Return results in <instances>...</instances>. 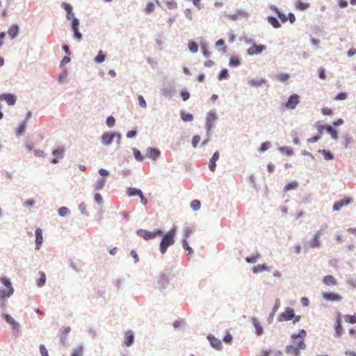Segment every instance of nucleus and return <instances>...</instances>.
<instances>
[{"label": "nucleus", "instance_id": "obj_1", "mask_svg": "<svg viewBox=\"0 0 356 356\" xmlns=\"http://www.w3.org/2000/svg\"><path fill=\"white\" fill-rule=\"evenodd\" d=\"M306 332L305 330H300L298 334H293L291 336L292 344L286 346V353L292 356H298L300 351L306 348L304 342Z\"/></svg>", "mask_w": 356, "mask_h": 356}, {"label": "nucleus", "instance_id": "obj_2", "mask_svg": "<svg viewBox=\"0 0 356 356\" xmlns=\"http://www.w3.org/2000/svg\"><path fill=\"white\" fill-rule=\"evenodd\" d=\"M176 236L175 228L172 229L163 237L160 243V251L162 254H165L169 246L172 245L175 243V237Z\"/></svg>", "mask_w": 356, "mask_h": 356}, {"label": "nucleus", "instance_id": "obj_3", "mask_svg": "<svg viewBox=\"0 0 356 356\" xmlns=\"http://www.w3.org/2000/svg\"><path fill=\"white\" fill-rule=\"evenodd\" d=\"M13 288L10 282L6 279L0 278V299H5L10 297L13 293Z\"/></svg>", "mask_w": 356, "mask_h": 356}, {"label": "nucleus", "instance_id": "obj_4", "mask_svg": "<svg viewBox=\"0 0 356 356\" xmlns=\"http://www.w3.org/2000/svg\"><path fill=\"white\" fill-rule=\"evenodd\" d=\"M293 319L295 324L300 320V316H296L294 310L292 308L287 307L279 316L280 321H288Z\"/></svg>", "mask_w": 356, "mask_h": 356}, {"label": "nucleus", "instance_id": "obj_5", "mask_svg": "<svg viewBox=\"0 0 356 356\" xmlns=\"http://www.w3.org/2000/svg\"><path fill=\"white\" fill-rule=\"evenodd\" d=\"M115 138H117V142L118 144H120L121 140V135L120 134L105 132L102 136V143L104 145H108L111 144Z\"/></svg>", "mask_w": 356, "mask_h": 356}, {"label": "nucleus", "instance_id": "obj_6", "mask_svg": "<svg viewBox=\"0 0 356 356\" xmlns=\"http://www.w3.org/2000/svg\"><path fill=\"white\" fill-rule=\"evenodd\" d=\"M139 236L143 237L145 240H149L152 238H156L157 236H160L162 234V232L161 230H154L153 232H149L146 230L140 229L138 232Z\"/></svg>", "mask_w": 356, "mask_h": 356}, {"label": "nucleus", "instance_id": "obj_7", "mask_svg": "<svg viewBox=\"0 0 356 356\" xmlns=\"http://www.w3.org/2000/svg\"><path fill=\"white\" fill-rule=\"evenodd\" d=\"M300 102V96L297 94L291 95L284 104V107L287 109H294Z\"/></svg>", "mask_w": 356, "mask_h": 356}, {"label": "nucleus", "instance_id": "obj_8", "mask_svg": "<svg viewBox=\"0 0 356 356\" xmlns=\"http://www.w3.org/2000/svg\"><path fill=\"white\" fill-rule=\"evenodd\" d=\"M353 202V199L349 197H346L343 199H341L337 202H336L333 205V211H339L342 207H346Z\"/></svg>", "mask_w": 356, "mask_h": 356}, {"label": "nucleus", "instance_id": "obj_9", "mask_svg": "<svg viewBox=\"0 0 356 356\" xmlns=\"http://www.w3.org/2000/svg\"><path fill=\"white\" fill-rule=\"evenodd\" d=\"M266 49V47L263 44H253L248 49V54L250 56L261 54L263 51Z\"/></svg>", "mask_w": 356, "mask_h": 356}, {"label": "nucleus", "instance_id": "obj_10", "mask_svg": "<svg viewBox=\"0 0 356 356\" xmlns=\"http://www.w3.org/2000/svg\"><path fill=\"white\" fill-rule=\"evenodd\" d=\"M323 298L328 301L339 302L342 300L341 296L336 293H323Z\"/></svg>", "mask_w": 356, "mask_h": 356}, {"label": "nucleus", "instance_id": "obj_11", "mask_svg": "<svg viewBox=\"0 0 356 356\" xmlns=\"http://www.w3.org/2000/svg\"><path fill=\"white\" fill-rule=\"evenodd\" d=\"M216 120V115L214 111H210L207 116V129L209 131L213 127L214 121Z\"/></svg>", "mask_w": 356, "mask_h": 356}, {"label": "nucleus", "instance_id": "obj_12", "mask_svg": "<svg viewBox=\"0 0 356 356\" xmlns=\"http://www.w3.org/2000/svg\"><path fill=\"white\" fill-rule=\"evenodd\" d=\"M79 22L78 19L73 18L72 21V30L74 33L75 38H77L78 40H80L82 38V35L79 31Z\"/></svg>", "mask_w": 356, "mask_h": 356}, {"label": "nucleus", "instance_id": "obj_13", "mask_svg": "<svg viewBox=\"0 0 356 356\" xmlns=\"http://www.w3.org/2000/svg\"><path fill=\"white\" fill-rule=\"evenodd\" d=\"M35 244L36 249L39 250L43 242L42 230L41 228H37L35 230Z\"/></svg>", "mask_w": 356, "mask_h": 356}, {"label": "nucleus", "instance_id": "obj_14", "mask_svg": "<svg viewBox=\"0 0 356 356\" xmlns=\"http://www.w3.org/2000/svg\"><path fill=\"white\" fill-rule=\"evenodd\" d=\"M161 154L160 151L156 148L149 147L147 149L146 156L153 160H156Z\"/></svg>", "mask_w": 356, "mask_h": 356}, {"label": "nucleus", "instance_id": "obj_15", "mask_svg": "<svg viewBox=\"0 0 356 356\" xmlns=\"http://www.w3.org/2000/svg\"><path fill=\"white\" fill-rule=\"evenodd\" d=\"M0 100H5L8 105L13 106L16 102V97L12 94H3L0 96Z\"/></svg>", "mask_w": 356, "mask_h": 356}, {"label": "nucleus", "instance_id": "obj_16", "mask_svg": "<svg viewBox=\"0 0 356 356\" xmlns=\"http://www.w3.org/2000/svg\"><path fill=\"white\" fill-rule=\"evenodd\" d=\"M64 149L63 148H58L53 152V155L54 158L52 159L51 163H57L60 159L63 157Z\"/></svg>", "mask_w": 356, "mask_h": 356}, {"label": "nucleus", "instance_id": "obj_17", "mask_svg": "<svg viewBox=\"0 0 356 356\" xmlns=\"http://www.w3.org/2000/svg\"><path fill=\"white\" fill-rule=\"evenodd\" d=\"M208 339L211 343V345L217 350H220L222 348V343L221 341L213 336L209 335Z\"/></svg>", "mask_w": 356, "mask_h": 356}, {"label": "nucleus", "instance_id": "obj_18", "mask_svg": "<svg viewBox=\"0 0 356 356\" xmlns=\"http://www.w3.org/2000/svg\"><path fill=\"white\" fill-rule=\"evenodd\" d=\"M321 245L320 243V234L317 232L314 235L312 238L309 241V245L312 248H318Z\"/></svg>", "mask_w": 356, "mask_h": 356}, {"label": "nucleus", "instance_id": "obj_19", "mask_svg": "<svg viewBox=\"0 0 356 356\" xmlns=\"http://www.w3.org/2000/svg\"><path fill=\"white\" fill-rule=\"evenodd\" d=\"M220 156V154L218 152H216L212 158L210 159L209 163V168L211 170V171L213 172L216 169V162L218 160Z\"/></svg>", "mask_w": 356, "mask_h": 356}, {"label": "nucleus", "instance_id": "obj_20", "mask_svg": "<svg viewBox=\"0 0 356 356\" xmlns=\"http://www.w3.org/2000/svg\"><path fill=\"white\" fill-rule=\"evenodd\" d=\"M323 282L327 286H334L337 284V281L332 275H326L323 279Z\"/></svg>", "mask_w": 356, "mask_h": 356}, {"label": "nucleus", "instance_id": "obj_21", "mask_svg": "<svg viewBox=\"0 0 356 356\" xmlns=\"http://www.w3.org/2000/svg\"><path fill=\"white\" fill-rule=\"evenodd\" d=\"M252 323L255 328V332L258 336H260L263 334V328L259 323V321L256 318H252Z\"/></svg>", "mask_w": 356, "mask_h": 356}, {"label": "nucleus", "instance_id": "obj_22", "mask_svg": "<svg viewBox=\"0 0 356 356\" xmlns=\"http://www.w3.org/2000/svg\"><path fill=\"white\" fill-rule=\"evenodd\" d=\"M5 320L6 321L7 323L12 325L13 330L18 331L19 325L11 316L6 314Z\"/></svg>", "mask_w": 356, "mask_h": 356}, {"label": "nucleus", "instance_id": "obj_23", "mask_svg": "<svg viewBox=\"0 0 356 356\" xmlns=\"http://www.w3.org/2000/svg\"><path fill=\"white\" fill-rule=\"evenodd\" d=\"M266 80L264 79H253L248 81L250 86L253 87H259L266 83Z\"/></svg>", "mask_w": 356, "mask_h": 356}, {"label": "nucleus", "instance_id": "obj_24", "mask_svg": "<svg viewBox=\"0 0 356 356\" xmlns=\"http://www.w3.org/2000/svg\"><path fill=\"white\" fill-rule=\"evenodd\" d=\"M343 329L341 326V321L340 317H338L336 321V325H335V334L337 337L341 336L342 334Z\"/></svg>", "mask_w": 356, "mask_h": 356}, {"label": "nucleus", "instance_id": "obj_25", "mask_svg": "<svg viewBox=\"0 0 356 356\" xmlns=\"http://www.w3.org/2000/svg\"><path fill=\"white\" fill-rule=\"evenodd\" d=\"M19 31V28L17 25L11 26L8 31V34L11 38H14L17 36Z\"/></svg>", "mask_w": 356, "mask_h": 356}, {"label": "nucleus", "instance_id": "obj_26", "mask_svg": "<svg viewBox=\"0 0 356 356\" xmlns=\"http://www.w3.org/2000/svg\"><path fill=\"white\" fill-rule=\"evenodd\" d=\"M298 186V183L297 181H291L286 184L284 188V192H287L291 190L296 189Z\"/></svg>", "mask_w": 356, "mask_h": 356}, {"label": "nucleus", "instance_id": "obj_27", "mask_svg": "<svg viewBox=\"0 0 356 356\" xmlns=\"http://www.w3.org/2000/svg\"><path fill=\"white\" fill-rule=\"evenodd\" d=\"M264 270H270L266 264L257 265L252 268L254 273H258Z\"/></svg>", "mask_w": 356, "mask_h": 356}, {"label": "nucleus", "instance_id": "obj_28", "mask_svg": "<svg viewBox=\"0 0 356 356\" xmlns=\"http://www.w3.org/2000/svg\"><path fill=\"white\" fill-rule=\"evenodd\" d=\"M270 9L277 14L279 18L281 19L282 22H286L287 21V17L285 15L281 13L277 8H276L275 6H271Z\"/></svg>", "mask_w": 356, "mask_h": 356}, {"label": "nucleus", "instance_id": "obj_29", "mask_svg": "<svg viewBox=\"0 0 356 356\" xmlns=\"http://www.w3.org/2000/svg\"><path fill=\"white\" fill-rule=\"evenodd\" d=\"M268 22L275 29L280 28L281 26L279 21L274 17H268Z\"/></svg>", "mask_w": 356, "mask_h": 356}, {"label": "nucleus", "instance_id": "obj_30", "mask_svg": "<svg viewBox=\"0 0 356 356\" xmlns=\"http://www.w3.org/2000/svg\"><path fill=\"white\" fill-rule=\"evenodd\" d=\"M325 129L331 135L332 138L337 139V138H338V133H337V131L334 129H333L330 125L325 126Z\"/></svg>", "mask_w": 356, "mask_h": 356}, {"label": "nucleus", "instance_id": "obj_31", "mask_svg": "<svg viewBox=\"0 0 356 356\" xmlns=\"http://www.w3.org/2000/svg\"><path fill=\"white\" fill-rule=\"evenodd\" d=\"M106 183V180L104 178L99 179L95 184V188L97 191L102 190Z\"/></svg>", "mask_w": 356, "mask_h": 356}, {"label": "nucleus", "instance_id": "obj_32", "mask_svg": "<svg viewBox=\"0 0 356 356\" xmlns=\"http://www.w3.org/2000/svg\"><path fill=\"white\" fill-rule=\"evenodd\" d=\"M158 282L161 288H164L168 282V279L166 275H162L159 277Z\"/></svg>", "mask_w": 356, "mask_h": 356}, {"label": "nucleus", "instance_id": "obj_33", "mask_svg": "<svg viewBox=\"0 0 356 356\" xmlns=\"http://www.w3.org/2000/svg\"><path fill=\"white\" fill-rule=\"evenodd\" d=\"M259 258H260V254L258 252H257L251 257H246L245 261L248 263L254 264V263H256Z\"/></svg>", "mask_w": 356, "mask_h": 356}, {"label": "nucleus", "instance_id": "obj_34", "mask_svg": "<svg viewBox=\"0 0 356 356\" xmlns=\"http://www.w3.org/2000/svg\"><path fill=\"white\" fill-rule=\"evenodd\" d=\"M296 7L298 10H304L307 9L309 7V3H303L300 1H298L296 3Z\"/></svg>", "mask_w": 356, "mask_h": 356}, {"label": "nucleus", "instance_id": "obj_35", "mask_svg": "<svg viewBox=\"0 0 356 356\" xmlns=\"http://www.w3.org/2000/svg\"><path fill=\"white\" fill-rule=\"evenodd\" d=\"M141 191L139 189H137L136 188H129L127 190V194L129 196H135V195H141Z\"/></svg>", "mask_w": 356, "mask_h": 356}, {"label": "nucleus", "instance_id": "obj_36", "mask_svg": "<svg viewBox=\"0 0 356 356\" xmlns=\"http://www.w3.org/2000/svg\"><path fill=\"white\" fill-rule=\"evenodd\" d=\"M39 276H40V279L38 282V286L41 287V286H44L45 284L46 275L44 272L40 271V272H39Z\"/></svg>", "mask_w": 356, "mask_h": 356}, {"label": "nucleus", "instance_id": "obj_37", "mask_svg": "<svg viewBox=\"0 0 356 356\" xmlns=\"http://www.w3.org/2000/svg\"><path fill=\"white\" fill-rule=\"evenodd\" d=\"M191 207L194 211H197L201 207V202L198 200H193L191 203Z\"/></svg>", "mask_w": 356, "mask_h": 356}, {"label": "nucleus", "instance_id": "obj_38", "mask_svg": "<svg viewBox=\"0 0 356 356\" xmlns=\"http://www.w3.org/2000/svg\"><path fill=\"white\" fill-rule=\"evenodd\" d=\"M134 342V335L131 333L127 334V337L124 341V344L127 346H130Z\"/></svg>", "mask_w": 356, "mask_h": 356}, {"label": "nucleus", "instance_id": "obj_39", "mask_svg": "<svg viewBox=\"0 0 356 356\" xmlns=\"http://www.w3.org/2000/svg\"><path fill=\"white\" fill-rule=\"evenodd\" d=\"M188 48L192 53H195L198 50L197 44L194 41H191L188 42Z\"/></svg>", "mask_w": 356, "mask_h": 356}, {"label": "nucleus", "instance_id": "obj_40", "mask_svg": "<svg viewBox=\"0 0 356 356\" xmlns=\"http://www.w3.org/2000/svg\"><path fill=\"white\" fill-rule=\"evenodd\" d=\"M229 65L232 66V67H236L238 65H239L240 64V60H239V58L237 56H232L231 58H230V60H229Z\"/></svg>", "mask_w": 356, "mask_h": 356}, {"label": "nucleus", "instance_id": "obj_41", "mask_svg": "<svg viewBox=\"0 0 356 356\" xmlns=\"http://www.w3.org/2000/svg\"><path fill=\"white\" fill-rule=\"evenodd\" d=\"M289 79V75L286 73H281L277 75V79L281 82H286Z\"/></svg>", "mask_w": 356, "mask_h": 356}, {"label": "nucleus", "instance_id": "obj_42", "mask_svg": "<svg viewBox=\"0 0 356 356\" xmlns=\"http://www.w3.org/2000/svg\"><path fill=\"white\" fill-rule=\"evenodd\" d=\"M105 55L103 54L102 51H99L98 55L95 58V61L96 63H102L105 60Z\"/></svg>", "mask_w": 356, "mask_h": 356}, {"label": "nucleus", "instance_id": "obj_43", "mask_svg": "<svg viewBox=\"0 0 356 356\" xmlns=\"http://www.w3.org/2000/svg\"><path fill=\"white\" fill-rule=\"evenodd\" d=\"M183 248L188 251V255H191L193 253L192 248L189 246L187 239L184 238L183 239Z\"/></svg>", "mask_w": 356, "mask_h": 356}, {"label": "nucleus", "instance_id": "obj_44", "mask_svg": "<svg viewBox=\"0 0 356 356\" xmlns=\"http://www.w3.org/2000/svg\"><path fill=\"white\" fill-rule=\"evenodd\" d=\"M83 348L82 346L77 347L74 349L71 356H82Z\"/></svg>", "mask_w": 356, "mask_h": 356}, {"label": "nucleus", "instance_id": "obj_45", "mask_svg": "<svg viewBox=\"0 0 356 356\" xmlns=\"http://www.w3.org/2000/svg\"><path fill=\"white\" fill-rule=\"evenodd\" d=\"M345 321L349 323L354 324L356 323V316L355 315H346Z\"/></svg>", "mask_w": 356, "mask_h": 356}, {"label": "nucleus", "instance_id": "obj_46", "mask_svg": "<svg viewBox=\"0 0 356 356\" xmlns=\"http://www.w3.org/2000/svg\"><path fill=\"white\" fill-rule=\"evenodd\" d=\"M181 119L185 122H189L192 121L193 119V117L190 113H181Z\"/></svg>", "mask_w": 356, "mask_h": 356}, {"label": "nucleus", "instance_id": "obj_47", "mask_svg": "<svg viewBox=\"0 0 356 356\" xmlns=\"http://www.w3.org/2000/svg\"><path fill=\"white\" fill-rule=\"evenodd\" d=\"M134 157L136 160L142 161L143 160V156H142L140 152L136 149H134Z\"/></svg>", "mask_w": 356, "mask_h": 356}, {"label": "nucleus", "instance_id": "obj_48", "mask_svg": "<svg viewBox=\"0 0 356 356\" xmlns=\"http://www.w3.org/2000/svg\"><path fill=\"white\" fill-rule=\"evenodd\" d=\"M229 76L228 71L227 70H222L219 74V80L226 79Z\"/></svg>", "mask_w": 356, "mask_h": 356}, {"label": "nucleus", "instance_id": "obj_49", "mask_svg": "<svg viewBox=\"0 0 356 356\" xmlns=\"http://www.w3.org/2000/svg\"><path fill=\"white\" fill-rule=\"evenodd\" d=\"M58 213L61 216H65L70 213V210L67 207H61L58 210Z\"/></svg>", "mask_w": 356, "mask_h": 356}, {"label": "nucleus", "instance_id": "obj_50", "mask_svg": "<svg viewBox=\"0 0 356 356\" xmlns=\"http://www.w3.org/2000/svg\"><path fill=\"white\" fill-rule=\"evenodd\" d=\"M154 10V4L152 2H149L145 7V11L147 13L153 12Z\"/></svg>", "mask_w": 356, "mask_h": 356}, {"label": "nucleus", "instance_id": "obj_51", "mask_svg": "<svg viewBox=\"0 0 356 356\" xmlns=\"http://www.w3.org/2000/svg\"><path fill=\"white\" fill-rule=\"evenodd\" d=\"M115 122V118L113 116H109L106 119V124L109 127H112L114 126Z\"/></svg>", "mask_w": 356, "mask_h": 356}, {"label": "nucleus", "instance_id": "obj_52", "mask_svg": "<svg viewBox=\"0 0 356 356\" xmlns=\"http://www.w3.org/2000/svg\"><path fill=\"white\" fill-rule=\"evenodd\" d=\"M271 146V143L270 142H265V143H263L260 147V151L261 152H264L266 150H267L268 149H269Z\"/></svg>", "mask_w": 356, "mask_h": 356}, {"label": "nucleus", "instance_id": "obj_53", "mask_svg": "<svg viewBox=\"0 0 356 356\" xmlns=\"http://www.w3.org/2000/svg\"><path fill=\"white\" fill-rule=\"evenodd\" d=\"M201 49H202V54H204V57L209 58L210 56V52L207 49L206 44H202Z\"/></svg>", "mask_w": 356, "mask_h": 356}, {"label": "nucleus", "instance_id": "obj_54", "mask_svg": "<svg viewBox=\"0 0 356 356\" xmlns=\"http://www.w3.org/2000/svg\"><path fill=\"white\" fill-rule=\"evenodd\" d=\"M200 141V137L197 135L194 136L192 139V145L193 147H196Z\"/></svg>", "mask_w": 356, "mask_h": 356}, {"label": "nucleus", "instance_id": "obj_55", "mask_svg": "<svg viewBox=\"0 0 356 356\" xmlns=\"http://www.w3.org/2000/svg\"><path fill=\"white\" fill-rule=\"evenodd\" d=\"M193 229L192 227H186L184 231V238L187 239L189 237V236L193 233Z\"/></svg>", "mask_w": 356, "mask_h": 356}, {"label": "nucleus", "instance_id": "obj_56", "mask_svg": "<svg viewBox=\"0 0 356 356\" xmlns=\"http://www.w3.org/2000/svg\"><path fill=\"white\" fill-rule=\"evenodd\" d=\"M347 98V94L346 92H341L335 96V100H345Z\"/></svg>", "mask_w": 356, "mask_h": 356}, {"label": "nucleus", "instance_id": "obj_57", "mask_svg": "<svg viewBox=\"0 0 356 356\" xmlns=\"http://www.w3.org/2000/svg\"><path fill=\"white\" fill-rule=\"evenodd\" d=\"M321 152L324 155L325 160H331L333 159V155L330 152L323 150Z\"/></svg>", "mask_w": 356, "mask_h": 356}, {"label": "nucleus", "instance_id": "obj_58", "mask_svg": "<svg viewBox=\"0 0 356 356\" xmlns=\"http://www.w3.org/2000/svg\"><path fill=\"white\" fill-rule=\"evenodd\" d=\"M63 8L66 10L67 13H72V7L70 4L64 3H63Z\"/></svg>", "mask_w": 356, "mask_h": 356}, {"label": "nucleus", "instance_id": "obj_59", "mask_svg": "<svg viewBox=\"0 0 356 356\" xmlns=\"http://www.w3.org/2000/svg\"><path fill=\"white\" fill-rule=\"evenodd\" d=\"M40 350L42 356H49L47 350L44 345L40 346Z\"/></svg>", "mask_w": 356, "mask_h": 356}, {"label": "nucleus", "instance_id": "obj_60", "mask_svg": "<svg viewBox=\"0 0 356 356\" xmlns=\"http://www.w3.org/2000/svg\"><path fill=\"white\" fill-rule=\"evenodd\" d=\"M321 113L325 115H331L332 114V111L330 108H323L321 110Z\"/></svg>", "mask_w": 356, "mask_h": 356}, {"label": "nucleus", "instance_id": "obj_61", "mask_svg": "<svg viewBox=\"0 0 356 356\" xmlns=\"http://www.w3.org/2000/svg\"><path fill=\"white\" fill-rule=\"evenodd\" d=\"M318 74H319V78L321 79H326V74H325V70L324 68H319L318 69Z\"/></svg>", "mask_w": 356, "mask_h": 356}, {"label": "nucleus", "instance_id": "obj_62", "mask_svg": "<svg viewBox=\"0 0 356 356\" xmlns=\"http://www.w3.org/2000/svg\"><path fill=\"white\" fill-rule=\"evenodd\" d=\"M181 96L183 99L184 101H186L187 99H189L190 97V94L188 92L186 91V90H182L181 92Z\"/></svg>", "mask_w": 356, "mask_h": 356}, {"label": "nucleus", "instance_id": "obj_63", "mask_svg": "<svg viewBox=\"0 0 356 356\" xmlns=\"http://www.w3.org/2000/svg\"><path fill=\"white\" fill-rule=\"evenodd\" d=\"M138 102H139L140 106L142 108H146V106H147L146 102H145V99L143 98V96L140 95L138 97Z\"/></svg>", "mask_w": 356, "mask_h": 356}, {"label": "nucleus", "instance_id": "obj_64", "mask_svg": "<svg viewBox=\"0 0 356 356\" xmlns=\"http://www.w3.org/2000/svg\"><path fill=\"white\" fill-rule=\"evenodd\" d=\"M351 141H352L351 137H350L348 136H346L344 137V146L346 148L349 147V145L351 143Z\"/></svg>", "mask_w": 356, "mask_h": 356}]
</instances>
